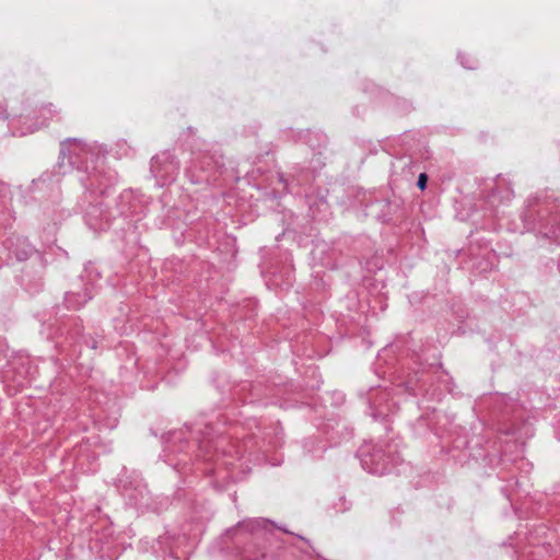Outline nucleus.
Wrapping results in <instances>:
<instances>
[{
  "instance_id": "obj_1",
  "label": "nucleus",
  "mask_w": 560,
  "mask_h": 560,
  "mask_svg": "<svg viewBox=\"0 0 560 560\" xmlns=\"http://www.w3.org/2000/svg\"><path fill=\"white\" fill-rule=\"evenodd\" d=\"M427 180H428V177L425 174H420L419 177H418V187L420 189H424L425 188V185H427Z\"/></svg>"
}]
</instances>
